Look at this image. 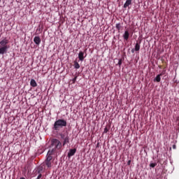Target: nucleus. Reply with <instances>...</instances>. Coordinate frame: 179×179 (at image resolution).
I'll list each match as a JSON object with an SVG mask.
<instances>
[{"label": "nucleus", "mask_w": 179, "mask_h": 179, "mask_svg": "<svg viewBox=\"0 0 179 179\" xmlns=\"http://www.w3.org/2000/svg\"><path fill=\"white\" fill-rule=\"evenodd\" d=\"M62 148V143L57 138H53L51 141L50 148L48 150V153H50L55 156H58L61 155V149Z\"/></svg>", "instance_id": "obj_1"}, {"label": "nucleus", "mask_w": 179, "mask_h": 179, "mask_svg": "<svg viewBox=\"0 0 179 179\" xmlns=\"http://www.w3.org/2000/svg\"><path fill=\"white\" fill-rule=\"evenodd\" d=\"M67 122L66 120L64 119H58L56 120L53 124L52 129L53 131H61L62 128L66 127Z\"/></svg>", "instance_id": "obj_2"}, {"label": "nucleus", "mask_w": 179, "mask_h": 179, "mask_svg": "<svg viewBox=\"0 0 179 179\" xmlns=\"http://www.w3.org/2000/svg\"><path fill=\"white\" fill-rule=\"evenodd\" d=\"M8 44H9V40L6 39V38L0 41V55H3V54L8 52V49L9 48Z\"/></svg>", "instance_id": "obj_3"}, {"label": "nucleus", "mask_w": 179, "mask_h": 179, "mask_svg": "<svg viewBox=\"0 0 179 179\" xmlns=\"http://www.w3.org/2000/svg\"><path fill=\"white\" fill-rule=\"evenodd\" d=\"M54 157H55V155H54L53 154H51L50 152L47 153L44 164L45 166H46V167H48V169H51V167H52V159H54Z\"/></svg>", "instance_id": "obj_4"}, {"label": "nucleus", "mask_w": 179, "mask_h": 179, "mask_svg": "<svg viewBox=\"0 0 179 179\" xmlns=\"http://www.w3.org/2000/svg\"><path fill=\"white\" fill-rule=\"evenodd\" d=\"M59 136L61 137L62 139L64 140L63 146H65L66 143H69V136H68L67 133H60Z\"/></svg>", "instance_id": "obj_5"}, {"label": "nucleus", "mask_w": 179, "mask_h": 179, "mask_svg": "<svg viewBox=\"0 0 179 179\" xmlns=\"http://www.w3.org/2000/svg\"><path fill=\"white\" fill-rule=\"evenodd\" d=\"M75 153H76V148L71 149L68 152L67 157H72V156L75 155Z\"/></svg>", "instance_id": "obj_6"}, {"label": "nucleus", "mask_w": 179, "mask_h": 179, "mask_svg": "<svg viewBox=\"0 0 179 179\" xmlns=\"http://www.w3.org/2000/svg\"><path fill=\"white\" fill-rule=\"evenodd\" d=\"M34 42L35 44H36V45H40L41 43V38H40L39 36H35L34 38Z\"/></svg>", "instance_id": "obj_7"}, {"label": "nucleus", "mask_w": 179, "mask_h": 179, "mask_svg": "<svg viewBox=\"0 0 179 179\" xmlns=\"http://www.w3.org/2000/svg\"><path fill=\"white\" fill-rule=\"evenodd\" d=\"M123 38L126 41H128V39L129 38V31H125L124 34H123Z\"/></svg>", "instance_id": "obj_8"}, {"label": "nucleus", "mask_w": 179, "mask_h": 179, "mask_svg": "<svg viewBox=\"0 0 179 179\" xmlns=\"http://www.w3.org/2000/svg\"><path fill=\"white\" fill-rule=\"evenodd\" d=\"M85 53L82 51H80L78 54V59L80 61H83L85 59Z\"/></svg>", "instance_id": "obj_9"}, {"label": "nucleus", "mask_w": 179, "mask_h": 179, "mask_svg": "<svg viewBox=\"0 0 179 179\" xmlns=\"http://www.w3.org/2000/svg\"><path fill=\"white\" fill-rule=\"evenodd\" d=\"M30 85L32 87H37V83L36 82V80H34V79L31 80Z\"/></svg>", "instance_id": "obj_10"}, {"label": "nucleus", "mask_w": 179, "mask_h": 179, "mask_svg": "<svg viewBox=\"0 0 179 179\" xmlns=\"http://www.w3.org/2000/svg\"><path fill=\"white\" fill-rule=\"evenodd\" d=\"M131 3H132V0H127L125 3L124 4V8H128V6L131 5Z\"/></svg>", "instance_id": "obj_11"}, {"label": "nucleus", "mask_w": 179, "mask_h": 179, "mask_svg": "<svg viewBox=\"0 0 179 179\" xmlns=\"http://www.w3.org/2000/svg\"><path fill=\"white\" fill-rule=\"evenodd\" d=\"M141 50V41L139 43H136L135 45V51H139Z\"/></svg>", "instance_id": "obj_12"}, {"label": "nucleus", "mask_w": 179, "mask_h": 179, "mask_svg": "<svg viewBox=\"0 0 179 179\" xmlns=\"http://www.w3.org/2000/svg\"><path fill=\"white\" fill-rule=\"evenodd\" d=\"M160 76H162V74L157 75V76L155 78L154 81H155V82H160V80H162V78H160Z\"/></svg>", "instance_id": "obj_13"}, {"label": "nucleus", "mask_w": 179, "mask_h": 179, "mask_svg": "<svg viewBox=\"0 0 179 179\" xmlns=\"http://www.w3.org/2000/svg\"><path fill=\"white\" fill-rule=\"evenodd\" d=\"M42 171H43V168H41L40 169L38 170V173H39V174H38V177L36 178V179H41V177H43V175L41 174Z\"/></svg>", "instance_id": "obj_14"}, {"label": "nucleus", "mask_w": 179, "mask_h": 179, "mask_svg": "<svg viewBox=\"0 0 179 179\" xmlns=\"http://www.w3.org/2000/svg\"><path fill=\"white\" fill-rule=\"evenodd\" d=\"M74 68L76 69H79V68H80V64H79L76 61L74 62Z\"/></svg>", "instance_id": "obj_15"}, {"label": "nucleus", "mask_w": 179, "mask_h": 179, "mask_svg": "<svg viewBox=\"0 0 179 179\" xmlns=\"http://www.w3.org/2000/svg\"><path fill=\"white\" fill-rule=\"evenodd\" d=\"M115 27L118 30V31H120L121 30V28L122 27V26H121L120 23H117V24H116Z\"/></svg>", "instance_id": "obj_16"}, {"label": "nucleus", "mask_w": 179, "mask_h": 179, "mask_svg": "<svg viewBox=\"0 0 179 179\" xmlns=\"http://www.w3.org/2000/svg\"><path fill=\"white\" fill-rule=\"evenodd\" d=\"M110 131V126H106L103 130V134H107Z\"/></svg>", "instance_id": "obj_17"}, {"label": "nucleus", "mask_w": 179, "mask_h": 179, "mask_svg": "<svg viewBox=\"0 0 179 179\" xmlns=\"http://www.w3.org/2000/svg\"><path fill=\"white\" fill-rule=\"evenodd\" d=\"M157 166V163H150V167H152V169H155V166Z\"/></svg>", "instance_id": "obj_18"}, {"label": "nucleus", "mask_w": 179, "mask_h": 179, "mask_svg": "<svg viewBox=\"0 0 179 179\" xmlns=\"http://www.w3.org/2000/svg\"><path fill=\"white\" fill-rule=\"evenodd\" d=\"M117 64L120 66H121V65H122V59H119V62H118V63H117Z\"/></svg>", "instance_id": "obj_19"}, {"label": "nucleus", "mask_w": 179, "mask_h": 179, "mask_svg": "<svg viewBox=\"0 0 179 179\" xmlns=\"http://www.w3.org/2000/svg\"><path fill=\"white\" fill-rule=\"evenodd\" d=\"M76 81V77H75L73 79V82L75 83Z\"/></svg>", "instance_id": "obj_20"}, {"label": "nucleus", "mask_w": 179, "mask_h": 179, "mask_svg": "<svg viewBox=\"0 0 179 179\" xmlns=\"http://www.w3.org/2000/svg\"><path fill=\"white\" fill-rule=\"evenodd\" d=\"M127 164H128V166H129V164H131V160L128 161Z\"/></svg>", "instance_id": "obj_21"}, {"label": "nucleus", "mask_w": 179, "mask_h": 179, "mask_svg": "<svg viewBox=\"0 0 179 179\" xmlns=\"http://www.w3.org/2000/svg\"><path fill=\"white\" fill-rule=\"evenodd\" d=\"M176 145H173V149H176Z\"/></svg>", "instance_id": "obj_22"}, {"label": "nucleus", "mask_w": 179, "mask_h": 179, "mask_svg": "<svg viewBox=\"0 0 179 179\" xmlns=\"http://www.w3.org/2000/svg\"><path fill=\"white\" fill-rule=\"evenodd\" d=\"M132 52H134V49L131 50Z\"/></svg>", "instance_id": "obj_23"}, {"label": "nucleus", "mask_w": 179, "mask_h": 179, "mask_svg": "<svg viewBox=\"0 0 179 179\" xmlns=\"http://www.w3.org/2000/svg\"><path fill=\"white\" fill-rule=\"evenodd\" d=\"M0 2H1V0H0Z\"/></svg>", "instance_id": "obj_24"}]
</instances>
